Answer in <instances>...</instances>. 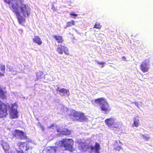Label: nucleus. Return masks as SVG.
I'll use <instances>...</instances> for the list:
<instances>
[{
	"instance_id": "nucleus-12",
	"label": "nucleus",
	"mask_w": 153,
	"mask_h": 153,
	"mask_svg": "<svg viewBox=\"0 0 153 153\" xmlns=\"http://www.w3.org/2000/svg\"><path fill=\"white\" fill-rule=\"evenodd\" d=\"M116 121V119L114 117L106 119L105 120V122L110 128H111L115 122Z\"/></svg>"
},
{
	"instance_id": "nucleus-13",
	"label": "nucleus",
	"mask_w": 153,
	"mask_h": 153,
	"mask_svg": "<svg viewBox=\"0 0 153 153\" xmlns=\"http://www.w3.org/2000/svg\"><path fill=\"white\" fill-rule=\"evenodd\" d=\"M56 148L54 147H48L44 149L42 153H56Z\"/></svg>"
},
{
	"instance_id": "nucleus-28",
	"label": "nucleus",
	"mask_w": 153,
	"mask_h": 153,
	"mask_svg": "<svg viewBox=\"0 0 153 153\" xmlns=\"http://www.w3.org/2000/svg\"><path fill=\"white\" fill-rule=\"evenodd\" d=\"M121 149V147L119 146H117L115 148V149L118 151H119Z\"/></svg>"
},
{
	"instance_id": "nucleus-23",
	"label": "nucleus",
	"mask_w": 153,
	"mask_h": 153,
	"mask_svg": "<svg viewBox=\"0 0 153 153\" xmlns=\"http://www.w3.org/2000/svg\"><path fill=\"white\" fill-rule=\"evenodd\" d=\"M74 24L75 22L73 20H72L71 22H68L67 23L66 27H65V28L71 27L73 25H74Z\"/></svg>"
},
{
	"instance_id": "nucleus-25",
	"label": "nucleus",
	"mask_w": 153,
	"mask_h": 153,
	"mask_svg": "<svg viewBox=\"0 0 153 153\" xmlns=\"http://www.w3.org/2000/svg\"><path fill=\"white\" fill-rule=\"evenodd\" d=\"M140 137H142L143 139H144L145 140H148L149 138V137L148 136H146L143 134H141Z\"/></svg>"
},
{
	"instance_id": "nucleus-27",
	"label": "nucleus",
	"mask_w": 153,
	"mask_h": 153,
	"mask_svg": "<svg viewBox=\"0 0 153 153\" xmlns=\"http://www.w3.org/2000/svg\"><path fill=\"white\" fill-rule=\"evenodd\" d=\"M96 61L97 62V64H98L99 65H102L101 67L102 68H103L104 67L103 65L106 63L105 62H98V61Z\"/></svg>"
},
{
	"instance_id": "nucleus-29",
	"label": "nucleus",
	"mask_w": 153,
	"mask_h": 153,
	"mask_svg": "<svg viewBox=\"0 0 153 153\" xmlns=\"http://www.w3.org/2000/svg\"><path fill=\"white\" fill-rule=\"evenodd\" d=\"M10 71L12 73L13 72V74H16V71H15L13 70V69H10Z\"/></svg>"
},
{
	"instance_id": "nucleus-35",
	"label": "nucleus",
	"mask_w": 153,
	"mask_h": 153,
	"mask_svg": "<svg viewBox=\"0 0 153 153\" xmlns=\"http://www.w3.org/2000/svg\"><path fill=\"white\" fill-rule=\"evenodd\" d=\"M135 102H133L131 103V104H134Z\"/></svg>"
},
{
	"instance_id": "nucleus-3",
	"label": "nucleus",
	"mask_w": 153,
	"mask_h": 153,
	"mask_svg": "<svg viewBox=\"0 0 153 153\" xmlns=\"http://www.w3.org/2000/svg\"><path fill=\"white\" fill-rule=\"evenodd\" d=\"M73 144L74 142L72 139H65L57 142L56 145L58 147L61 146L64 147L65 150L73 152L74 150L73 147Z\"/></svg>"
},
{
	"instance_id": "nucleus-7",
	"label": "nucleus",
	"mask_w": 153,
	"mask_h": 153,
	"mask_svg": "<svg viewBox=\"0 0 153 153\" xmlns=\"http://www.w3.org/2000/svg\"><path fill=\"white\" fill-rule=\"evenodd\" d=\"M13 134L15 137L19 139L25 140L27 139L26 134L21 131L16 130Z\"/></svg>"
},
{
	"instance_id": "nucleus-16",
	"label": "nucleus",
	"mask_w": 153,
	"mask_h": 153,
	"mask_svg": "<svg viewBox=\"0 0 153 153\" xmlns=\"http://www.w3.org/2000/svg\"><path fill=\"white\" fill-rule=\"evenodd\" d=\"M140 123V121L139 117L138 116H137L134 119V123L132 124L133 126L137 127H138L139 126Z\"/></svg>"
},
{
	"instance_id": "nucleus-6",
	"label": "nucleus",
	"mask_w": 153,
	"mask_h": 153,
	"mask_svg": "<svg viewBox=\"0 0 153 153\" xmlns=\"http://www.w3.org/2000/svg\"><path fill=\"white\" fill-rule=\"evenodd\" d=\"M150 67V65L149 64V61L146 60L141 62L140 67V69L143 73L148 72Z\"/></svg>"
},
{
	"instance_id": "nucleus-26",
	"label": "nucleus",
	"mask_w": 153,
	"mask_h": 153,
	"mask_svg": "<svg viewBox=\"0 0 153 153\" xmlns=\"http://www.w3.org/2000/svg\"><path fill=\"white\" fill-rule=\"evenodd\" d=\"M101 27L100 24L98 23H96L94 26V28L97 29H100Z\"/></svg>"
},
{
	"instance_id": "nucleus-33",
	"label": "nucleus",
	"mask_w": 153,
	"mask_h": 153,
	"mask_svg": "<svg viewBox=\"0 0 153 153\" xmlns=\"http://www.w3.org/2000/svg\"><path fill=\"white\" fill-rule=\"evenodd\" d=\"M118 142H119L120 143V141L119 140H116L115 142V143H114V145H116L118 143Z\"/></svg>"
},
{
	"instance_id": "nucleus-30",
	"label": "nucleus",
	"mask_w": 153,
	"mask_h": 153,
	"mask_svg": "<svg viewBox=\"0 0 153 153\" xmlns=\"http://www.w3.org/2000/svg\"><path fill=\"white\" fill-rule=\"evenodd\" d=\"M54 126H55V125L53 124H51V126H48V128H51L53 129L54 128H53V127H54Z\"/></svg>"
},
{
	"instance_id": "nucleus-17",
	"label": "nucleus",
	"mask_w": 153,
	"mask_h": 153,
	"mask_svg": "<svg viewBox=\"0 0 153 153\" xmlns=\"http://www.w3.org/2000/svg\"><path fill=\"white\" fill-rule=\"evenodd\" d=\"M3 149L4 150L5 153H9L8 150L9 148V146L7 143H4L2 144Z\"/></svg>"
},
{
	"instance_id": "nucleus-31",
	"label": "nucleus",
	"mask_w": 153,
	"mask_h": 153,
	"mask_svg": "<svg viewBox=\"0 0 153 153\" xmlns=\"http://www.w3.org/2000/svg\"><path fill=\"white\" fill-rule=\"evenodd\" d=\"M134 104L137 106L138 108H139V106H140V105L138 102H135Z\"/></svg>"
},
{
	"instance_id": "nucleus-9",
	"label": "nucleus",
	"mask_w": 153,
	"mask_h": 153,
	"mask_svg": "<svg viewBox=\"0 0 153 153\" xmlns=\"http://www.w3.org/2000/svg\"><path fill=\"white\" fill-rule=\"evenodd\" d=\"M73 116L74 120L79 121L81 122L85 120V117L84 116L83 113L81 112H77L74 111Z\"/></svg>"
},
{
	"instance_id": "nucleus-21",
	"label": "nucleus",
	"mask_w": 153,
	"mask_h": 153,
	"mask_svg": "<svg viewBox=\"0 0 153 153\" xmlns=\"http://www.w3.org/2000/svg\"><path fill=\"white\" fill-rule=\"evenodd\" d=\"M6 98V93L4 92L1 88L0 87V98L4 99Z\"/></svg>"
},
{
	"instance_id": "nucleus-15",
	"label": "nucleus",
	"mask_w": 153,
	"mask_h": 153,
	"mask_svg": "<svg viewBox=\"0 0 153 153\" xmlns=\"http://www.w3.org/2000/svg\"><path fill=\"white\" fill-rule=\"evenodd\" d=\"M33 41L35 43H36L39 45H40L42 43L41 38L39 36H35L33 38Z\"/></svg>"
},
{
	"instance_id": "nucleus-14",
	"label": "nucleus",
	"mask_w": 153,
	"mask_h": 153,
	"mask_svg": "<svg viewBox=\"0 0 153 153\" xmlns=\"http://www.w3.org/2000/svg\"><path fill=\"white\" fill-rule=\"evenodd\" d=\"M26 145V144L25 142H18L17 143V145L22 150L19 151L17 153H24L23 150L24 151Z\"/></svg>"
},
{
	"instance_id": "nucleus-20",
	"label": "nucleus",
	"mask_w": 153,
	"mask_h": 153,
	"mask_svg": "<svg viewBox=\"0 0 153 153\" xmlns=\"http://www.w3.org/2000/svg\"><path fill=\"white\" fill-rule=\"evenodd\" d=\"M121 123L118 122L116 121L115 122L114 124L111 129H113L114 128H120L121 126Z\"/></svg>"
},
{
	"instance_id": "nucleus-11",
	"label": "nucleus",
	"mask_w": 153,
	"mask_h": 153,
	"mask_svg": "<svg viewBox=\"0 0 153 153\" xmlns=\"http://www.w3.org/2000/svg\"><path fill=\"white\" fill-rule=\"evenodd\" d=\"M56 91L62 94H60V95H61L62 96H69L70 95L69 90L64 88H61L58 87L56 89Z\"/></svg>"
},
{
	"instance_id": "nucleus-34",
	"label": "nucleus",
	"mask_w": 153,
	"mask_h": 153,
	"mask_svg": "<svg viewBox=\"0 0 153 153\" xmlns=\"http://www.w3.org/2000/svg\"><path fill=\"white\" fill-rule=\"evenodd\" d=\"M41 128L43 131L44 130V127L42 126H41Z\"/></svg>"
},
{
	"instance_id": "nucleus-22",
	"label": "nucleus",
	"mask_w": 153,
	"mask_h": 153,
	"mask_svg": "<svg viewBox=\"0 0 153 153\" xmlns=\"http://www.w3.org/2000/svg\"><path fill=\"white\" fill-rule=\"evenodd\" d=\"M32 149V147L30 146L29 144H26L24 151L27 152H30Z\"/></svg>"
},
{
	"instance_id": "nucleus-24",
	"label": "nucleus",
	"mask_w": 153,
	"mask_h": 153,
	"mask_svg": "<svg viewBox=\"0 0 153 153\" xmlns=\"http://www.w3.org/2000/svg\"><path fill=\"white\" fill-rule=\"evenodd\" d=\"M43 73L40 71H39V72H38L36 74V80H38L39 79H41V75H42Z\"/></svg>"
},
{
	"instance_id": "nucleus-5",
	"label": "nucleus",
	"mask_w": 153,
	"mask_h": 153,
	"mask_svg": "<svg viewBox=\"0 0 153 153\" xmlns=\"http://www.w3.org/2000/svg\"><path fill=\"white\" fill-rule=\"evenodd\" d=\"M81 151H84L88 149H91L92 153H100V144L96 143L94 146H88L85 144H83L82 145Z\"/></svg>"
},
{
	"instance_id": "nucleus-2",
	"label": "nucleus",
	"mask_w": 153,
	"mask_h": 153,
	"mask_svg": "<svg viewBox=\"0 0 153 153\" xmlns=\"http://www.w3.org/2000/svg\"><path fill=\"white\" fill-rule=\"evenodd\" d=\"M17 107L15 105L5 104L0 102V117L5 116L7 114V109L10 112L11 117L13 118L17 117Z\"/></svg>"
},
{
	"instance_id": "nucleus-19",
	"label": "nucleus",
	"mask_w": 153,
	"mask_h": 153,
	"mask_svg": "<svg viewBox=\"0 0 153 153\" xmlns=\"http://www.w3.org/2000/svg\"><path fill=\"white\" fill-rule=\"evenodd\" d=\"M5 71V66L4 65H0V76H3L4 73Z\"/></svg>"
},
{
	"instance_id": "nucleus-8",
	"label": "nucleus",
	"mask_w": 153,
	"mask_h": 153,
	"mask_svg": "<svg viewBox=\"0 0 153 153\" xmlns=\"http://www.w3.org/2000/svg\"><path fill=\"white\" fill-rule=\"evenodd\" d=\"M56 51L60 54H62L63 52L66 55H68V48L67 47L61 45H58Z\"/></svg>"
},
{
	"instance_id": "nucleus-10",
	"label": "nucleus",
	"mask_w": 153,
	"mask_h": 153,
	"mask_svg": "<svg viewBox=\"0 0 153 153\" xmlns=\"http://www.w3.org/2000/svg\"><path fill=\"white\" fill-rule=\"evenodd\" d=\"M57 131L58 132V134L61 136L63 135H69L71 134V131L66 128L58 129L57 130Z\"/></svg>"
},
{
	"instance_id": "nucleus-1",
	"label": "nucleus",
	"mask_w": 153,
	"mask_h": 153,
	"mask_svg": "<svg viewBox=\"0 0 153 153\" xmlns=\"http://www.w3.org/2000/svg\"><path fill=\"white\" fill-rule=\"evenodd\" d=\"M9 4L11 10L16 14L19 24L22 25L25 21V18L28 17L30 14V8L24 4L20 3L18 4L16 0H4Z\"/></svg>"
},
{
	"instance_id": "nucleus-4",
	"label": "nucleus",
	"mask_w": 153,
	"mask_h": 153,
	"mask_svg": "<svg viewBox=\"0 0 153 153\" xmlns=\"http://www.w3.org/2000/svg\"><path fill=\"white\" fill-rule=\"evenodd\" d=\"M96 103L100 104L101 110L108 113L111 110V108L109 105L107 100L103 98H101L95 100Z\"/></svg>"
},
{
	"instance_id": "nucleus-32",
	"label": "nucleus",
	"mask_w": 153,
	"mask_h": 153,
	"mask_svg": "<svg viewBox=\"0 0 153 153\" xmlns=\"http://www.w3.org/2000/svg\"><path fill=\"white\" fill-rule=\"evenodd\" d=\"M70 15L72 16H77V15L76 14H74L73 13H71L70 14Z\"/></svg>"
},
{
	"instance_id": "nucleus-18",
	"label": "nucleus",
	"mask_w": 153,
	"mask_h": 153,
	"mask_svg": "<svg viewBox=\"0 0 153 153\" xmlns=\"http://www.w3.org/2000/svg\"><path fill=\"white\" fill-rule=\"evenodd\" d=\"M53 37L55 38L58 43H62L63 41L62 37L59 36H53Z\"/></svg>"
}]
</instances>
